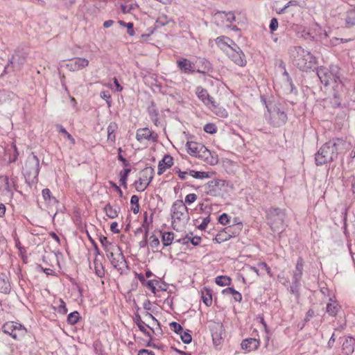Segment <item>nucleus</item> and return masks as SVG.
Segmentation results:
<instances>
[{
	"label": "nucleus",
	"instance_id": "nucleus-1",
	"mask_svg": "<svg viewBox=\"0 0 355 355\" xmlns=\"http://www.w3.org/2000/svg\"><path fill=\"white\" fill-rule=\"evenodd\" d=\"M345 141L339 138L324 144L315 155V164L322 166L336 159L340 151L345 149Z\"/></svg>",
	"mask_w": 355,
	"mask_h": 355
},
{
	"label": "nucleus",
	"instance_id": "nucleus-2",
	"mask_svg": "<svg viewBox=\"0 0 355 355\" xmlns=\"http://www.w3.org/2000/svg\"><path fill=\"white\" fill-rule=\"evenodd\" d=\"M290 55L293 64L303 71L311 69L316 63V58L311 52L301 46L292 47L290 50Z\"/></svg>",
	"mask_w": 355,
	"mask_h": 355
},
{
	"label": "nucleus",
	"instance_id": "nucleus-3",
	"mask_svg": "<svg viewBox=\"0 0 355 355\" xmlns=\"http://www.w3.org/2000/svg\"><path fill=\"white\" fill-rule=\"evenodd\" d=\"M40 172V160L39 158L32 153L26 162L24 168V174L26 178V181L29 184L37 182V176Z\"/></svg>",
	"mask_w": 355,
	"mask_h": 355
},
{
	"label": "nucleus",
	"instance_id": "nucleus-4",
	"mask_svg": "<svg viewBox=\"0 0 355 355\" xmlns=\"http://www.w3.org/2000/svg\"><path fill=\"white\" fill-rule=\"evenodd\" d=\"M196 94L198 98L203 102V103L209 107L213 112L220 117L227 116V111L221 107H218L214 101L213 97L209 96L207 91L201 86H198L196 89Z\"/></svg>",
	"mask_w": 355,
	"mask_h": 355
},
{
	"label": "nucleus",
	"instance_id": "nucleus-5",
	"mask_svg": "<svg viewBox=\"0 0 355 355\" xmlns=\"http://www.w3.org/2000/svg\"><path fill=\"white\" fill-rule=\"evenodd\" d=\"M172 226L175 229L177 222H185L189 219L188 209L182 200H175L171 207Z\"/></svg>",
	"mask_w": 355,
	"mask_h": 355
},
{
	"label": "nucleus",
	"instance_id": "nucleus-6",
	"mask_svg": "<svg viewBox=\"0 0 355 355\" xmlns=\"http://www.w3.org/2000/svg\"><path fill=\"white\" fill-rule=\"evenodd\" d=\"M267 218L273 231L276 232L284 228L285 210L279 208H270L267 211Z\"/></svg>",
	"mask_w": 355,
	"mask_h": 355
},
{
	"label": "nucleus",
	"instance_id": "nucleus-7",
	"mask_svg": "<svg viewBox=\"0 0 355 355\" xmlns=\"http://www.w3.org/2000/svg\"><path fill=\"white\" fill-rule=\"evenodd\" d=\"M266 107L270 114L271 124L276 127H280L286 123L288 119L287 114L279 106H272L271 103H270L266 105Z\"/></svg>",
	"mask_w": 355,
	"mask_h": 355
},
{
	"label": "nucleus",
	"instance_id": "nucleus-8",
	"mask_svg": "<svg viewBox=\"0 0 355 355\" xmlns=\"http://www.w3.org/2000/svg\"><path fill=\"white\" fill-rule=\"evenodd\" d=\"M317 76L325 86L333 81L336 83L337 80L339 79L338 69L335 67H331L330 69L324 67H320L317 68Z\"/></svg>",
	"mask_w": 355,
	"mask_h": 355
},
{
	"label": "nucleus",
	"instance_id": "nucleus-9",
	"mask_svg": "<svg viewBox=\"0 0 355 355\" xmlns=\"http://www.w3.org/2000/svg\"><path fill=\"white\" fill-rule=\"evenodd\" d=\"M2 331L15 340L20 339L26 334V329L20 324L14 322H6L1 327Z\"/></svg>",
	"mask_w": 355,
	"mask_h": 355
},
{
	"label": "nucleus",
	"instance_id": "nucleus-10",
	"mask_svg": "<svg viewBox=\"0 0 355 355\" xmlns=\"http://www.w3.org/2000/svg\"><path fill=\"white\" fill-rule=\"evenodd\" d=\"M304 261L302 257L297 259L295 268L293 271L292 284L290 291L292 293H297L300 286V282L302 278Z\"/></svg>",
	"mask_w": 355,
	"mask_h": 355
},
{
	"label": "nucleus",
	"instance_id": "nucleus-11",
	"mask_svg": "<svg viewBox=\"0 0 355 355\" xmlns=\"http://www.w3.org/2000/svg\"><path fill=\"white\" fill-rule=\"evenodd\" d=\"M154 177V168L146 167L141 171V176L135 181V186L137 191H144L149 185Z\"/></svg>",
	"mask_w": 355,
	"mask_h": 355
},
{
	"label": "nucleus",
	"instance_id": "nucleus-12",
	"mask_svg": "<svg viewBox=\"0 0 355 355\" xmlns=\"http://www.w3.org/2000/svg\"><path fill=\"white\" fill-rule=\"evenodd\" d=\"M231 44L233 47L229 49L225 54L236 65L239 67L245 66L247 60L244 53L236 42H232Z\"/></svg>",
	"mask_w": 355,
	"mask_h": 355
},
{
	"label": "nucleus",
	"instance_id": "nucleus-13",
	"mask_svg": "<svg viewBox=\"0 0 355 355\" xmlns=\"http://www.w3.org/2000/svg\"><path fill=\"white\" fill-rule=\"evenodd\" d=\"M227 185V182L222 179H214L208 182L205 187V193L211 196H217L221 193L223 188Z\"/></svg>",
	"mask_w": 355,
	"mask_h": 355
},
{
	"label": "nucleus",
	"instance_id": "nucleus-14",
	"mask_svg": "<svg viewBox=\"0 0 355 355\" xmlns=\"http://www.w3.org/2000/svg\"><path fill=\"white\" fill-rule=\"evenodd\" d=\"M157 137V135L148 128H139L136 132V139L140 143L145 141L156 142Z\"/></svg>",
	"mask_w": 355,
	"mask_h": 355
},
{
	"label": "nucleus",
	"instance_id": "nucleus-15",
	"mask_svg": "<svg viewBox=\"0 0 355 355\" xmlns=\"http://www.w3.org/2000/svg\"><path fill=\"white\" fill-rule=\"evenodd\" d=\"M116 248L119 251L118 254H115L113 252L114 248H112V251L110 250L107 252V256L115 268L121 269V266L125 263V259L121 248L119 246H116Z\"/></svg>",
	"mask_w": 355,
	"mask_h": 355
},
{
	"label": "nucleus",
	"instance_id": "nucleus-16",
	"mask_svg": "<svg viewBox=\"0 0 355 355\" xmlns=\"http://www.w3.org/2000/svg\"><path fill=\"white\" fill-rule=\"evenodd\" d=\"M89 64V60L84 58H75L69 60L66 64V67L71 71H76L81 70Z\"/></svg>",
	"mask_w": 355,
	"mask_h": 355
},
{
	"label": "nucleus",
	"instance_id": "nucleus-17",
	"mask_svg": "<svg viewBox=\"0 0 355 355\" xmlns=\"http://www.w3.org/2000/svg\"><path fill=\"white\" fill-rule=\"evenodd\" d=\"M201 148L198 158L205 161L207 164L214 166L218 164V155L215 153H211L205 146Z\"/></svg>",
	"mask_w": 355,
	"mask_h": 355
},
{
	"label": "nucleus",
	"instance_id": "nucleus-18",
	"mask_svg": "<svg viewBox=\"0 0 355 355\" xmlns=\"http://www.w3.org/2000/svg\"><path fill=\"white\" fill-rule=\"evenodd\" d=\"M178 67L184 73H193L195 71V64L189 60L181 58L176 62Z\"/></svg>",
	"mask_w": 355,
	"mask_h": 355
},
{
	"label": "nucleus",
	"instance_id": "nucleus-19",
	"mask_svg": "<svg viewBox=\"0 0 355 355\" xmlns=\"http://www.w3.org/2000/svg\"><path fill=\"white\" fill-rule=\"evenodd\" d=\"M232 42H234L226 36H220L216 39V44L225 53L233 47V45L231 44Z\"/></svg>",
	"mask_w": 355,
	"mask_h": 355
},
{
	"label": "nucleus",
	"instance_id": "nucleus-20",
	"mask_svg": "<svg viewBox=\"0 0 355 355\" xmlns=\"http://www.w3.org/2000/svg\"><path fill=\"white\" fill-rule=\"evenodd\" d=\"M173 164V158L170 155H165L163 159L158 164V175H162L167 168H171Z\"/></svg>",
	"mask_w": 355,
	"mask_h": 355
},
{
	"label": "nucleus",
	"instance_id": "nucleus-21",
	"mask_svg": "<svg viewBox=\"0 0 355 355\" xmlns=\"http://www.w3.org/2000/svg\"><path fill=\"white\" fill-rule=\"evenodd\" d=\"M241 348L248 352L256 350L259 346V340L255 338H249L242 341Z\"/></svg>",
	"mask_w": 355,
	"mask_h": 355
},
{
	"label": "nucleus",
	"instance_id": "nucleus-22",
	"mask_svg": "<svg viewBox=\"0 0 355 355\" xmlns=\"http://www.w3.org/2000/svg\"><path fill=\"white\" fill-rule=\"evenodd\" d=\"M186 146L187 148V153L193 157H198V155H200L201 151V148L203 147L200 143H197L194 141H187L186 144Z\"/></svg>",
	"mask_w": 355,
	"mask_h": 355
},
{
	"label": "nucleus",
	"instance_id": "nucleus-23",
	"mask_svg": "<svg viewBox=\"0 0 355 355\" xmlns=\"http://www.w3.org/2000/svg\"><path fill=\"white\" fill-rule=\"evenodd\" d=\"M355 347V339L352 337L348 336L345 338L343 343V352L345 355H352L354 353Z\"/></svg>",
	"mask_w": 355,
	"mask_h": 355
},
{
	"label": "nucleus",
	"instance_id": "nucleus-24",
	"mask_svg": "<svg viewBox=\"0 0 355 355\" xmlns=\"http://www.w3.org/2000/svg\"><path fill=\"white\" fill-rule=\"evenodd\" d=\"M213 343L217 346L223 342V326L218 325L211 331Z\"/></svg>",
	"mask_w": 355,
	"mask_h": 355
},
{
	"label": "nucleus",
	"instance_id": "nucleus-25",
	"mask_svg": "<svg viewBox=\"0 0 355 355\" xmlns=\"http://www.w3.org/2000/svg\"><path fill=\"white\" fill-rule=\"evenodd\" d=\"M106 216L110 218H116L118 216L120 208L119 207H114L110 203H107L103 208Z\"/></svg>",
	"mask_w": 355,
	"mask_h": 355
},
{
	"label": "nucleus",
	"instance_id": "nucleus-26",
	"mask_svg": "<svg viewBox=\"0 0 355 355\" xmlns=\"http://www.w3.org/2000/svg\"><path fill=\"white\" fill-rule=\"evenodd\" d=\"M134 321L137 325L139 330L143 332L146 336L149 337L150 340H152V336L150 333L146 330L145 328V326L148 327V328L151 329L148 324H146L144 321H142L141 317L139 315H136L135 318H134Z\"/></svg>",
	"mask_w": 355,
	"mask_h": 355
},
{
	"label": "nucleus",
	"instance_id": "nucleus-27",
	"mask_svg": "<svg viewBox=\"0 0 355 355\" xmlns=\"http://www.w3.org/2000/svg\"><path fill=\"white\" fill-rule=\"evenodd\" d=\"M118 129V125L115 122H111L107 128V140L111 142H114L116 140V131Z\"/></svg>",
	"mask_w": 355,
	"mask_h": 355
},
{
	"label": "nucleus",
	"instance_id": "nucleus-28",
	"mask_svg": "<svg viewBox=\"0 0 355 355\" xmlns=\"http://www.w3.org/2000/svg\"><path fill=\"white\" fill-rule=\"evenodd\" d=\"M10 282L6 275L0 276V292L8 294L10 292Z\"/></svg>",
	"mask_w": 355,
	"mask_h": 355
},
{
	"label": "nucleus",
	"instance_id": "nucleus-29",
	"mask_svg": "<svg viewBox=\"0 0 355 355\" xmlns=\"http://www.w3.org/2000/svg\"><path fill=\"white\" fill-rule=\"evenodd\" d=\"M224 295H231L233 296L234 301L240 302L242 300L241 294L232 287H227L222 291Z\"/></svg>",
	"mask_w": 355,
	"mask_h": 355
},
{
	"label": "nucleus",
	"instance_id": "nucleus-30",
	"mask_svg": "<svg viewBox=\"0 0 355 355\" xmlns=\"http://www.w3.org/2000/svg\"><path fill=\"white\" fill-rule=\"evenodd\" d=\"M24 63V59H21L20 62L17 61L15 58L14 56L12 57V58L9 60L8 64L4 68V73H8L10 71V68L17 69H19L20 68V65Z\"/></svg>",
	"mask_w": 355,
	"mask_h": 355
},
{
	"label": "nucleus",
	"instance_id": "nucleus-31",
	"mask_svg": "<svg viewBox=\"0 0 355 355\" xmlns=\"http://www.w3.org/2000/svg\"><path fill=\"white\" fill-rule=\"evenodd\" d=\"M202 300L204 304L209 306L212 304V293L211 289L205 288L202 291Z\"/></svg>",
	"mask_w": 355,
	"mask_h": 355
},
{
	"label": "nucleus",
	"instance_id": "nucleus-32",
	"mask_svg": "<svg viewBox=\"0 0 355 355\" xmlns=\"http://www.w3.org/2000/svg\"><path fill=\"white\" fill-rule=\"evenodd\" d=\"M230 229L231 227H226L225 230V232H220L215 237V241L217 243H220L230 239L232 237V236L230 234Z\"/></svg>",
	"mask_w": 355,
	"mask_h": 355
},
{
	"label": "nucleus",
	"instance_id": "nucleus-33",
	"mask_svg": "<svg viewBox=\"0 0 355 355\" xmlns=\"http://www.w3.org/2000/svg\"><path fill=\"white\" fill-rule=\"evenodd\" d=\"M148 114L151 121L154 123L156 126H158L159 121L158 119V111L155 108L154 105L150 106L148 109Z\"/></svg>",
	"mask_w": 355,
	"mask_h": 355
},
{
	"label": "nucleus",
	"instance_id": "nucleus-34",
	"mask_svg": "<svg viewBox=\"0 0 355 355\" xmlns=\"http://www.w3.org/2000/svg\"><path fill=\"white\" fill-rule=\"evenodd\" d=\"M174 239V234L172 232H164L162 233V241L164 246L170 245Z\"/></svg>",
	"mask_w": 355,
	"mask_h": 355
},
{
	"label": "nucleus",
	"instance_id": "nucleus-35",
	"mask_svg": "<svg viewBox=\"0 0 355 355\" xmlns=\"http://www.w3.org/2000/svg\"><path fill=\"white\" fill-rule=\"evenodd\" d=\"M42 194L44 200L48 201L49 203L52 205L58 203V200H56V198L53 196H51V192L49 189H44L42 191Z\"/></svg>",
	"mask_w": 355,
	"mask_h": 355
},
{
	"label": "nucleus",
	"instance_id": "nucleus-36",
	"mask_svg": "<svg viewBox=\"0 0 355 355\" xmlns=\"http://www.w3.org/2000/svg\"><path fill=\"white\" fill-rule=\"evenodd\" d=\"M130 171V168H125L119 173V182L124 188H127V179Z\"/></svg>",
	"mask_w": 355,
	"mask_h": 355
},
{
	"label": "nucleus",
	"instance_id": "nucleus-37",
	"mask_svg": "<svg viewBox=\"0 0 355 355\" xmlns=\"http://www.w3.org/2000/svg\"><path fill=\"white\" fill-rule=\"evenodd\" d=\"M339 309L340 306L336 302L328 303L327 305V312L331 316H335Z\"/></svg>",
	"mask_w": 355,
	"mask_h": 355
},
{
	"label": "nucleus",
	"instance_id": "nucleus-38",
	"mask_svg": "<svg viewBox=\"0 0 355 355\" xmlns=\"http://www.w3.org/2000/svg\"><path fill=\"white\" fill-rule=\"evenodd\" d=\"M215 282L217 285L220 286H230L231 284L232 280L227 276H218L216 278Z\"/></svg>",
	"mask_w": 355,
	"mask_h": 355
},
{
	"label": "nucleus",
	"instance_id": "nucleus-39",
	"mask_svg": "<svg viewBox=\"0 0 355 355\" xmlns=\"http://www.w3.org/2000/svg\"><path fill=\"white\" fill-rule=\"evenodd\" d=\"M139 198L137 195H133L130 198V204L132 205L131 210L135 214H137L139 211Z\"/></svg>",
	"mask_w": 355,
	"mask_h": 355
},
{
	"label": "nucleus",
	"instance_id": "nucleus-40",
	"mask_svg": "<svg viewBox=\"0 0 355 355\" xmlns=\"http://www.w3.org/2000/svg\"><path fill=\"white\" fill-rule=\"evenodd\" d=\"M94 266L96 275L99 277H103L105 275V272L103 270V265L100 261H98L96 258L94 261Z\"/></svg>",
	"mask_w": 355,
	"mask_h": 355
},
{
	"label": "nucleus",
	"instance_id": "nucleus-41",
	"mask_svg": "<svg viewBox=\"0 0 355 355\" xmlns=\"http://www.w3.org/2000/svg\"><path fill=\"white\" fill-rule=\"evenodd\" d=\"M189 174L196 179H204L210 178L209 173L205 171H196L193 170H190L189 171Z\"/></svg>",
	"mask_w": 355,
	"mask_h": 355
},
{
	"label": "nucleus",
	"instance_id": "nucleus-42",
	"mask_svg": "<svg viewBox=\"0 0 355 355\" xmlns=\"http://www.w3.org/2000/svg\"><path fill=\"white\" fill-rule=\"evenodd\" d=\"M54 309L56 310V311L62 315H64L67 313V309L66 307L65 302L60 298L58 302L57 306H55Z\"/></svg>",
	"mask_w": 355,
	"mask_h": 355
},
{
	"label": "nucleus",
	"instance_id": "nucleus-43",
	"mask_svg": "<svg viewBox=\"0 0 355 355\" xmlns=\"http://www.w3.org/2000/svg\"><path fill=\"white\" fill-rule=\"evenodd\" d=\"M80 318V314L78 311H73L69 313L67 316V322L69 324L73 325L76 324Z\"/></svg>",
	"mask_w": 355,
	"mask_h": 355
},
{
	"label": "nucleus",
	"instance_id": "nucleus-44",
	"mask_svg": "<svg viewBox=\"0 0 355 355\" xmlns=\"http://www.w3.org/2000/svg\"><path fill=\"white\" fill-rule=\"evenodd\" d=\"M168 18L166 15H162L158 17L155 22L156 28H160L168 23Z\"/></svg>",
	"mask_w": 355,
	"mask_h": 355
},
{
	"label": "nucleus",
	"instance_id": "nucleus-45",
	"mask_svg": "<svg viewBox=\"0 0 355 355\" xmlns=\"http://www.w3.org/2000/svg\"><path fill=\"white\" fill-rule=\"evenodd\" d=\"M346 24L349 27L355 25V11L350 10L347 12V17H346Z\"/></svg>",
	"mask_w": 355,
	"mask_h": 355
},
{
	"label": "nucleus",
	"instance_id": "nucleus-46",
	"mask_svg": "<svg viewBox=\"0 0 355 355\" xmlns=\"http://www.w3.org/2000/svg\"><path fill=\"white\" fill-rule=\"evenodd\" d=\"M4 182L6 184V189L8 192H11L12 189H16L15 181L13 179H9L8 176H5Z\"/></svg>",
	"mask_w": 355,
	"mask_h": 355
},
{
	"label": "nucleus",
	"instance_id": "nucleus-47",
	"mask_svg": "<svg viewBox=\"0 0 355 355\" xmlns=\"http://www.w3.org/2000/svg\"><path fill=\"white\" fill-rule=\"evenodd\" d=\"M149 245L152 249H157L159 245V240L155 235H152L149 238Z\"/></svg>",
	"mask_w": 355,
	"mask_h": 355
},
{
	"label": "nucleus",
	"instance_id": "nucleus-48",
	"mask_svg": "<svg viewBox=\"0 0 355 355\" xmlns=\"http://www.w3.org/2000/svg\"><path fill=\"white\" fill-rule=\"evenodd\" d=\"M180 335L182 341L185 344H189L191 342L192 337L191 334L187 331H182Z\"/></svg>",
	"mask_w": 355,
	"mask_h": 355
},
{
	"label": "nucleus",
	"instance_id": "nucleus-49",
	"mask_svg": "<svg viewBox=\"0 0 355 355\" xmlns=\"http://www.w3.org/2000/svg\"><path fill=\"white\" fill-rule=\"evenodd\" d=\"M204 131L207 133H209V134H214L216 132L217 130V128L216 126L215 125V124L214 123H207L205 126H204Z\"/></svg>",
	"mask_w": 355,
	"mask_h": 355
},
{
	"label": "nucleus",
	"instance_id": "nucleus-50",
	"mask_svg": "<svg viewBox=\"0 0 355 355\" xmlns=\"http://www.w3.org/2000/svg\"><path fill=\"white\" fill-rule=\"evenodd\" d=\"M170 327L174 332L178 334H181L183 331L182 327L176 322H172L170 323Z\"/></svg>",
	"mask_w": 355,
	"mask_h": 355
},
{
	"label": "nucleus",
	"instance_id": "nucleus-51",
	"mask_svg": "<svg viewBox=\"0 0 355 355\" xmlns=\"http://www.w3.org/2000/svg\"><path fill=\"white\" fill-rule=\"evenodd\" d=\"M100 242L101 243L102 245L104 247L105 250L107 252L112 250V248H109V246L111 245V243L107 240V238L106 236L100 237Z\"/></svg>",
	"mask_w": 355,
	"mask_h": 355
},
{
	"label": "nucleus",
	"instance_id": "nucleus-52",
	"mask_svg": "<svg viewBox=\"0 0 355 355\" xmlns=\"http://www.w3.org/2000/svg\"><path fill=\"white\" fill-rule=\"evenodd\" d=\"M58 128H59L58 129V131L62 134L64 135V136H67V139L72 143V144H74L75 143V140L73 138V137L67 131V130L62 127V125H58Z\"/></svg>",
	"mask_w": 355,
	"mask_h": 355
},
{
	"label": "nucleus",
	"instance_id": "nucleus-53",
	"mask_svg": "<svg viewBox=\"0 0 355 355\" xmlns=\"http://www.w3.org/2000/svg\"><path fill=\"white\" fill-rule=\"evenodd\" d=\"M119 23L122 25L125 26L128 28V34L130 36H133L135 35V31L133 28V24L132 23H125L123 21H119Z\"/></svg>",
	"mask_w": 355,
	"mask_h": 355
},
{
	"label": "nucleus",
	"instance_id": "nucleus-54",
	"mask_svg": "<svg viewBox=\"0 0 355 355\" xmlns=\"http://www.w3.org/2000/svg\"><path fill=\"white\" fill-rule=\"evenodd\" d=\"M148 227L146 228L144 239L139 243V246L141 248H146L148 245Z\"/></svg>",
	"mask_w": 355,
	"mask_h": 355
},
{
	"label": "nucleus",
	"instance_id": "nucleus-55",
	"mask_svg": "<svg viewBox=\"0 0 355 355\" xmlns=\"http://www.w3.org/2000/svg\"><path fill=\"white\" fill-rule=\"evenodd\" d=\"M197 199V196L195 193H189L186 196L184 202L190 205L194 202Z\"/></svg>",
	"mask_w": 355,
	"mask_h": 355
},
{
	"label": "nucleus",
	"instance_id": "nucleus-56",
	"mask_svg": "<svg viewBox=\"0 0 355 355\" xmlns=\"http://www.w3.org/2000/svg\"><path fill=\"white\" fill-rule=\"evenodd\" d=\"M155 283H157V280H149V281H147L146 282L144 286H147L148 288L150 289L152 293L155 294L156 293V288H155Z\"/></svg>",
	"mask_w": 355,
	"mask_h": 355
},
{
	"label": "nucleus",
	"instance_id": "nucleus-57",
	"mask_svg": "<svg viewBox=\"0 0 355 355\" xmlns=\"http://www.w3.org/2000/svg\"><path fill=\"white\" fill-rule=\"evenodd\" d=\"M210 222V217H209V215L207 216V217L204 218L202 223L199 225V226L198 227V229L201 230H205L208 224Z\"/></svg>",
	"mask_w": 355,
	"mask_h": 355
},
{
	"label": "nucleus",
	"instance_id": "nucleus-58",
	"mask_svg": "<svg viewBox=\"0 0 355 355\" xmlns=\"http://www.w3.org/2000/svg\"><path fill=\"white\" fill-rule=\"evenodd\" d=\"M229 221H230V216L225 213H223V214H221L218 218V223L222 225H226L229 223Z\"/></svg>",
	"mask_w": 355,
	"mask_h": 355
},
{
	"label": "nucleus",
	"instance_id": "nucleus-59",
	"mask_svg": "<svg viewBox=\"0 0 355 355\" xmlns=\"http://www.w3.org/2000/svg\"><path fill=\"white\" fill-rule=\"evenodd\" d=\"M258 267L260 270H266V272L270 275V276H272L271 275V270L270 268L267 265L265 262H260L258 263Z\"/></svg>",
	"mask_w": 355,
	"mask_h": 355
},
{
	"label": "nucleus",
	"instance_id": "nucleus-60",
	"mask_svg": "<svg viewBox=\"0 0 355 355\" xmlns=\"http://www.w3.org/2000/svg\"><path fill=\"white\" fill-rule=\"evenodd\" d=\"M278 25H279L278 21L276 18H272L270 20L269 27H270L271 33H273L274 31H275L277 29Z\"/></svg>",
	"mask_w": 355,
	"mask_h": 355
},
{
	"label": "nucleus",
	"instance_id": "nucleus-61",
	"mask_svg": "<svg viewBox=\"0 0 355 355\" xmlns=\"http://www.w3.org/2000/svg\"><path fill=\"white\" fill-rule=\"evenodd\" d=\"M190 234L191 236H189V234H187L184 238L178 239L175 242L182 244H188L189 241L191 242V239L193 237L191 236L193 234L191 232Z\"/></svg>",
	"mask_w": 355,
	"mask_h": 355
},
{
	"label": "nucleus",
	"instance_id": "nucleus-62",
	"mask_svg": "<svg viewBox=\"0 0 355 355\" xmlns=\"http://www.w3.org/2000/svg\"><path fill=\"white\" fill-rule=\"evenodd\" d=\"M100 96L103 98L107 101V104L109 106H110V102L109 101V99L110 98V94L109 91H102L100 93Z\"/></svg>",
	"mask_w": 355,
	"mask_h": 355
},
{
	"label": "nucleus",
	"instance_id": "nucleus-63",
	"mask_svg": "<svg viewBox=\"0 0 355 355\" xmlns=\"http://www.w3.org/2000/svg\"><path fill=\"white\" fill-rule=\"evenodd\" d=\"M175 173H177L178 174V176H179V178L181 180H185L186 177H187V175L189 174V172H187V171H181V170L180 168H175Z\"/></svg>",
	"mask_w": 355,
	"mask_h": 355
},
{
	"label": "nucleus",
	"instance_id": "nucleus-64",
	"mask_svg": "<svg viewBox=\"0 0 355 355\" xmlns=\"http://www.w3.org/2000/svg\"><path fill=\"white\" fill-rule=\"evenodd\" d=\"M138 355H155L154 352L148 349H141L138 352Z\"/></svg>",
	"mask_w": 355,
	"mask_h": 355
}]
</instances>
